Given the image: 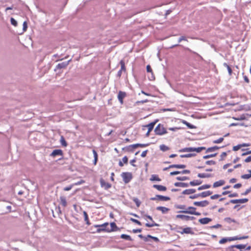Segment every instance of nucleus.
Returning <instances> with one entry per match:
<instances>
[{
	"label": "nucleus",
	"instance_id": "nucleus-46",
	"mask_svg": "<svg viewBox=\"0 0 251 251\" xmlns=\"http://www.w3.org/2000/svg\"><path fill=\"white\" fill-rule=\"evenodd\" d=\"M189 178L188 176H177L176 177V179L179 181H184L186 180L189 179Z\"/></svg>",
	"mask_w": 251,
	"mask_h": 251
},
{
	"label": "nucleus",
	"instance_id": "nucleus-19",
	"mask_svg": "<svg viewBox=\"0 0 251 251\" xmlns=\"http://www.w3.org/2000/svg\"><path fill=\"white\" fill-rule=\"evenodd\" d=\"M225 183V181L224 180H220L219 181L215 182L213 184V187L214 188L220 187L223 185Z\"/></svg>",
	"mask_w": 251,
	"mask_h": 251
},
{
	"label": "nucleus",
	"instance_id": "nucleus-21",
	"mask_svg": "<svg viewBox=\"0 0 251 251\" xmlns=\"http://www.w3.org/2000/svg\"><path fill=\"white\" fill-rule=\"evenodd\" d=\"M202 181L201 180H194L192 181H191L189 182L190 185L192 186H198L200 185L202 183Z\"/></svg>",
	"mask_w": 251,
	"mask_h": 251
},
{
	"label": "nucleus",
	"instance_id": "nucleus-28",
	"mask_svg": "<svg viewBox=\"0 0 251 251\" xmlns=\"http://www.w3.org/2000/svg\"><path fill=\"white\" fill-rule=\"evenodd\" d=\"M150 180L152 181H160L161 180L159 177L157 175H152L151 176Z\"/></svg>",
	"mask_w": 251,
	"mask_h": 251
},
{
	"label": "nucleus",
	"instance_id": "nucleus-37",
	"mask_svg": "<svg viewBox=\"0 0 251 251\" xmlns=\"http://www.w3.org/2000/svg\"><path fill=\"white\" fill-rule=\"evenodd\" d=\"M228 241L230 242L229 237H224L219 241V243L220 244H223Z\"/></svg>",
	"mask_w": 251,
	"mask_h": 251
},
{
	"label": "nucleus",
	"instance_id": "nucleus-30",
	"mask_svg": "<svg viewBox=\"0 0 251 251\" xmlns=\"http://www.w3.org/2000/svg\"><path fill=\"white\" fill-rule=\"evenodd\" d=\"M196 155V154L195 153H190L188 154H181L180 155V157L181 158H189L195 156Z\"/></svg>",
	"mask_w": 251,
	"mask_h": 251
},
{
	"label": "nucleus",
	"instance_id": "nucleus-51",
	"mask_svg": "<svg viewBox=\"0 0 251 251\" xmlns=\"http://www.w3.org/2000/svg\"><path fill=\"white\" fill-rule=\"evenodd\" d=\"M134 202L136 203V205L137 207H139L141 204V201L140 200L137 198H134L133 199Z\"/></svg>",
	"mask_w": 251,
	"mask_h": 251
},
{
	"label": "nucleus",
	"instance_id": "nucleus-60",
	"mask_svg": "<svg viewBox=\"0 0 251 251\" xmlns=\"http://www.w3.org/2000/svg\"><path fill=\"white\" fill-rule=\"evenodd\" d=\"M122 161H120L119 163V165L121 167H123L124 166V164L126 163V156L123 158Z\"/></svg>",
	"mask_w": 251,
	"mask_h": 251
},
{
	"label": "nucleus",
	"instance_id": "nucleus-26",
	"mask_svg": "<svg viewBox=\"0 0 251 251\" xmlns=\"http://www.w3.org/2000/svg\"><path fill=\"white\" fill-rule=\"evenodd\" d=\"M125 95H126L125 93L122 92L121 91H120L118 94V98L119 101H120V102L121 103H123V99L125 98Z\"/></svg>",
	"mask_w": 251,
	"mask_h": 251
},
{
	"label": "nucleus",
	"instance_id": "nucleus-18",
	"mask_svg": "<svg viewBox=\"0 0 251 251\" xmlns=\"http://www.w3.org/2000/svg\"><path fill=\"white\" fill-rule=\"evenodd\" d=\"M223 147H224V146L220 147L217 146H215L213 147H209L206 149V152L207 153V152L214 151H217V150H219V149L223 148Z\"/></svg>",
	"mask_w": 251,
	"mask_h": 251
},
{
	"label": "nucleus",
	"instance_id": "nucleus-29",
	"mask_svg": "<svg viewBox=\"0 0 251 251\" xmlns=\"http://www.w3.org/2000/svg\"><path fill=\"white\" fill-rule=\"evenodd\" d=\"M223 66L227 68V70L228 71V75L231 76L232 74V70L230 67L229 65L227 64L226 63H224Z\"/></svg>",
	"mask_w": 251,
	"mask_h": 251
},
{
	"label": "nucleus",
	"instance_id": "nucleus-11",
	"mask_svg": "<svg viewBox=\"0 0 251 251\" xmlns=\"http://www.w3.org/2000/svg\"><path fill=\"white\" fill-rule=\"evenodd\" d=\"M100 183L101 186L106 190L108 189L111 187V185L110 183L106 182L104 179L102 178L100 180Z\"/></svg>",
	"mask_w": 251,
	"mask_h": 251
},
{
	"label": "nucleus",
	"instance_id": "nucleus-57",
	"mask_svg": "<svg viewBox=\"0 0 251 251\" xmlns=\"http://www.w3.org/2000/svg\"><path fill=\"white\" fill-rule=\"evenodd\" d=\"M234 248H236V245H231L226 248L227 251H234Z\"/></svg>",
	"mask_w": 251,
	"mask_h": 251
},
{
	"label": "nucleus",
	"instance_id": "nucleus-14",
	"mask_svg": "<svg viewBox=\"0 0 251 251\" xmlns=\"http://www.w3.org/2000/svg\"><path fill=\"white\" fill-rule=\"evenodd\" d=\"M63 155V151L61 150L57 149L54 150L50 154V156L55 157L57 155L62 156Z\"/></svg>",
	"mask_w": 251,
	"mask_h": 251
},
{
	"label": "nucleus",
	"instance_id": "nucleus-52",
	"mask_svg": "<svg viewBox=\"0 0 251 251\" xmlns=\"http://www.w3.org/2000/svg\"><path fill=\"white\" fill-rule=\"evenodd\" d=\"M149 236H151V235L148 234L146 236H144L143 241L145 242H151V238H149Z\"/></svg>",
	"mask_w": 251,
	"mask_h": 251
},
{
	"label": "nucleus",
	"instance_id": "nucleus-20",
	"mask_svg": "<svg viewBox=\"0 0 251 251\" xmlns=\"http://www.w3.org/2000/svg\"><path fill=\"white\" fill-rule=\"evenodd\" d=\"M196 192V190L195 189H188L184 190L182 194L183 195H190L195 193Z\"/></svg>",
	"mask_w": 251,
	"mask_h": 251
},
{
	"label": "nucleus",
	"instance_id": "nucleus-44",
	"mask_svg": "<svg viewBox=\"0 0 251 251\" xmlns=\"http://www.w3.org/2000/svg\"><path fill=\"white\" fill-rule=\"evenodd\" d=\"M149 74L148 75V77L149 80L153 81L155 79V76L153 74V72L149 73Z\"/></svg>",
	"mask_w": 251,
	"mask_h": 251
},
{
	"label": "nucleus",
	"instance_id": "nucleus-42",
	"mask_svg": "<svg viewBox=\"0 0 251 251\" xmlns=\"http://www.w3.org/2000/svg\"><path fill=\"white\" fill-rule=\"evenodd\" d=\"M217 155V153L207 154V155H204L202 158L204 159H208L210 158L215 157Z\"/></svg>",
	"mask_w": 251,
	"mask_h": 251
},
{
	"label": "nucleus",
	"instance_id": "nucleus-62",
	"mask_svg": "<svg viewBox=\"0 0 251 251\" xmlns=\"http://www.w3.org/2000/svg\"><path fill=\"white\" fill-rule=\"evenodd\" d=\"M242 147H241V144H238L237 146H234L233 147V151H237L238 150H239Z\"/></svg>",
	"mask_w": 251,
	"mask_h": 251
},
{
	"label": "nucleus",
	"instance_id": "nucleus-54",
	"mask_svg": "<svg viewBox=\"0 0 251 251\" xmlns=\"http://www.w3.org/2000/svg\"><path fill=\"white\" fill-rule=\"evenodd\" d=\"M205 164L207 165H213L216 164V162L214 160H207L205 162Z\"/></svg>",
	"mask_w": 251,
	"mask_h": 251
},
{
	"label": "nucleus",
	"instance_id": "nucleus-22",
	"mask_svg": "<svg viewBox=\"0 0 251 251\" xmlns=\"http://www.w3.org/2000/svg\"><path fill=\"white\" fill-rule=\"evenodd\" d=\"M182 123L185 125H186L187 126V127L189 129H195L196 128V126H195L191 124V123L188 122L185 120H182Z\"/></svg>",
	"mask_w": 251,
	"mask_h": 251
},
{
	"label": "nucleus",
	"instance_id": "nucleus-36",
	"mask_svg": "<svg viewBox=\"0 0 251 251\" xmlns=\"http://www.w3.org/2000/svg\"><path fill=\"white\" fill-rule=\"evenodd\" d=\"M248 172L250 173L249 174H244L241 176V178L243 179H248L251 177V170H249Z\"/></svg>",
	"mask_w": 251,
	"mask_h": 251
},
{
	"label": "nucleus",
	"instance_id": "nucleus-13",
	"mask_svg": "<svg viewBox=\"0 0 251 251\" xmlns=\"http://www.w3.org/2000/svg\"><path fill=\"white\" fill-rule=\"evenodd\" d=\"M212 219L208 217H205L203 218L200 219L199 220V222L201 225H206L208 224L209 222L212 221Z\"/></svg>",
	"mask_w": 251,
	"mask_h": 251
},
{
	"label": "nucleus",
	"instance_id": "nucleus-50",
	"mask_svg": "<svg viewBox=\"0 0 251 251\" xmlns=\"http://www.w3.org/2000/svg\"><path fill=\"white\" fill-rule=\"evenodd\" d=\"M129 220L130 221H131L132 222L135 223V224H136L137 225H138V226H141L142 225V223L141 222H140L139 221H138V220H136L135 219H133L132 218H130L129 219Z\"/></svg>",
	"mask_w": 251,
	"mask_h": 251
},
{
	"label": "nucleus",
	"instance_id": "nucleus-45",
	"mask_svg": "<svg viewBox=\"0 0 251 251\" xmlns=\"http://www.w3.org/2000/svg\"><path fill=\"white\" fill-rule=\"evenodd\" d=\"M132 175L131 173L126 172V183H128L132 179Z\"/></svg>",
	"mask_w": 251,
	"mask_h": 251
},
{
	"label": "nucleus",
	"instance_id": "nucleus-48",
	"mask_svg": "<svg viewBox=\"0 0 251 251\" xmlns=\"http://www.w3.org/2000/svg\"><path fill=\"white\" fill-rule=\"evenodd\" d=\"M149 238H151V240L152 241H153L156 243H158L160 242V240L157 237L153 236L151 235V236H149Z\"/></svg>",
	"mask_w": 251,
	"mask_h": 251
},
{
	"label": "nucleus",
	"instance_id": "nucleus-3",
	"mask_svg": "<svg viewBox=\"0 0 251 251\" xmlns=\"http://www.w3.org/2000/svg\"><path fill=\"white\" fill-rule=\"evenodd\" d=\"M177 229H181V231H176L177 233H179L181 234H190L191 235H194L195 234L194 232L192 230V228L190 227H186L185 228H182L181 226H178L177 227Z\"/></svg>",
	"mask_w": 251,
	"mask_h": 251
},
{
	"label": "nucleus",
	"instance_id": "nucleus-24",
	"mask_svg": "<svg viewBox=\"0 0 251 251\" xmlns=\"http://www.w3.org/2000/svg\"><path fill=\"white\" fill-rule=\"evenodd\" d=\"M198 176L200 178H209L212 176V175L211 174H205V173H199Z\"/></svg>",
	"mask_w": 251,
	"mask_h": 251
},
{
	"label": "nucleus",
	"instance_id": "nucleus-49",
	"mask_svg": "<svg viewBox=\"0 0 251 251\" xmlns=\"http://www.w3.org/2000/svg\"><path fill=\"white\" fill-rule=\"evenodd\" d=\"M199 197H201V194L200 193H198V194H194L193 195H191L189 196V198L190 199H192V200H194V199H196Z\"/></svg>",
	"mask_w": 251,
	"mask_h": 251
},
{
	"label": "nucleus",
	"instance_id": "nucleus-12",
	"mask_svg": "<svg viewBox=\"0 0 251 251\" xmlns=\"http://www.w3.org/2000/svg\"><path fill=\"white\" fill-rule=\"evenodd\" d=\"M137 148H138L137 144L126 146V152H133Z\"/></svg>",
	"mask_w": 251,
	"mask_h": 251
},
{
	"label": "nucleus",
	"instance_id": "nucleus-35",
	"mask_svg": "<svg viewBox=\"0 0 251 251\" xmlns=\"http://www.w3.org/2000/svg\"><path fill=\"white\" fill-rule=\"evenodd\" d=\"M233 119L237 121H242V120H245L247 119L246 116L245 114H242L240 115V116H238L237 117L233 118Z\"/></svg>",
	"mask_w": 251,
	"mask_h": 251
},
{
	"label": "nucleus",
	"instance_id": "nucleus-34",
	"mask_svg": "<svg viewBox=\"0 0 251 251\" xmlns=\"http://www.w3.org/2000/svg\"><path fill=\"white\" fill-rule=\"evenodd\" d=\"M93 153L94 157V164L96 165L98 160V155L97 151L95 150H93Z\"/></svg>",
	"mask_w": 251,
	"mask_h": 251
},
{
	"label": "nucleus",
	"instance_id": "nucleus-7",
	"mask_svg": "<svg viewBox=\"0 0 251 251\" xmlns=\"http://www.w3.org/2000/svg\"><path fill=\"white\" fill-rule=\"evenodd\" d=\"M176 218L178 219H181L185 221L194 220L196 219V218L194 216H190L188 215L178 214L176 216Z\"/></svg>",
	"mask_w": 251,
	"mask_h": 251
},
{
	"label": "nucleus",
	"instance_id": "nucleus-1",
	"mask_svg": "<svg viewBox=\"0 0 251 251\" xmlns=\"http://www.w3.org/2000/svg\"><path fill=\"white\" fill-rule=\"evenodd\" d=\"M205 150H206V148L205 147H199L198 148L186 147L179 150V152H183L196 151L199 153Z\"/></svg>",
	"mask_w": 251,
	"mask_h": 251
},
{
	"label": "nucleus",
	"instance_id": "nucleus-6",
	"mask_svg": "<svg viewBox=\"0 0 251 251\" xmlns=\"http://www.w3.org/2000/svg\"><path fill=\"white\" fill-rule=\"evenodd\" d=\"M94 226L95 227H98V228L97 229L98 232H100L101 231L107 232V228L108 226V223H105L102 225H95Z\"/></svg>",
	"mask_w": 251,
	"mask_h": 251
},
{
	"label": "nucleus",
	"instance_id": "nucleus-40",
	"mask_svg": "<svg viewBox=\"0 0 251 251\" xmlns=\"http://www.w3.org/2000/svg\"><path fill=\"white\" fill-rule=\"evenodd\" d=\"M68 64V62H62L57 65V68L58 69H62L66 67Z\"/></svg>",
	"mask_w": 251,
	"mask_h": 251
},
{
	"label": "nucleus",
	"instance_id": "nucleus-5",
	"mask_svg": "<svg viewBox=\"0 0 251 251\" xmlns=\"http://www.w3.org/2000/svg\"><path fill=\"white\" fill-rule=\"evenodd\" d=\"M249 201V199L247 198H243L240 199H234L230 200L228 202L225 203V205H228L230 203L237 204V203H246Z\"/></svg>",
	"mask_w": 251,
	"mask_h": 251
},
{
	"label": "nucleus",
	"instance_id": "nucleus-41",
	"mask_svg": "<svg viewBox=\"0 0 251 251\" xmlns=\"http://www.w3.org/2000/svg\"><path fill=\"white\" fill-rule=\"evenodd\" d=\"M236 246V249L240 250V251H244L243 250L246 247V245L245 244H238Z\"/></svg>",
	"mask_w": 251,
	"mask_h": 251
},
{
	"label": "nucleus",
	"instance_id": "nucleus-47",
	"mask_svg": "<svg viewBox=\"0 0 251 251\" xmlns=\"http://www.w3.org/2000/svg\"><path fill=\"white\" fill-rule=\"evenodd\" d=\"M60 143L64 147H67V143L63 136H61L60 138Z\"/></svg>",
	"mask_w": 251,
	"mask_h": 251
},
{
	"label": "nucleus",
	"instance_id": "nucleus-15",
	"mask_svg": "<svg viewBox=\"0 0 251 251\" xmlns=\"http://www.w3.org/2000/svg\"><path fill=\"white\" fill-rule=\"evenodd\" d=\"M156 209L157 210L160 211L163 214H166L169 211H170V209L169 208L161 206H157L156 208Z\"/></svg>",
	"mask_w": 251,
	"mask_h": 251
},
{
	"label": "nucleus",
	"instance_id": "nucleus-10",
	"mask_svg": "<svg viewBox=\"0 0 251 251\" xmlns=\"http://www.w3.org/2000/svg\"><path fill=\"white\" fill-rule=\"evenodd\" d=\"M117 228V226L116 224L114 222L111 223L110 225L108 224V226L107 228V232H110L112 231H116Z\"/></svg>",
	"mask_w": 251,
	"mask_h": 251
},
{
	"label": "nucleus",
	"instance_id": "nucleus-38",
	"mask_svg": "<svg viewBox=\"0 0 251 251\" xmlns=\"http://www.w3.org/2000/svg\"><path fill=\"white\" fill-rule=\"evenodd\" d=\"M224 221L228 224H230L232 222L233 223L237 222L235 219H232L230 217H226V218H224Z\"/></svg>",
	"mask_w": 251,
	"mask_h": 251
},
{
	"label": "nucleus",
	"instance_id": "nucleus-33",
	"mask_svg": "<svg viewBox=\"0 0 251 251\" xmlns=\"http://www.w3.org/2000/svg\"><path fill=\"white\" fill-rule=\"evenodd\" d=\"M83 214L84 217V221L86 222V224L88 225H90V223L88 215L87 212L86 211H84L83 212Z\"/></svg>",
	"mask_w": 251,
	"mask_h": 251
},
{
	"label": "nucleus",
	"instance_id": "nucleus-53",
	"mask_svg": "<svg viewBox=\"0 0 251 251\" xmlns=\"http://www.w3.org/2000/svg\"><path fill=\"white\" fill-rule=\"evenodd\" d=\"M175 206L176 209H183V210L186 209V206L185 205L176 204Z\"/></svg>",
	"mask_w": 251,
	"mask_h": 251
},
{
	"label": "nucleus",
	"instance_id": "nucleus-61",
	"mask_svg": "<svg viewBox=\"0 0 251 251\" xmlns=\"http://www.w3.org/2000/svg\"><path fill=\"white\" fill-rule=\"evenodd\" d=\"M11 24L15 26H16L17 25V21L13 18H11L10 19Z\"/></svg>",
	"mask_w": 251,
	"mask_h": 251
},
{
	"label": "nucleus",
	"instance_id": "nucleus-56",
	"mask_svg": "<svg viewBox=\"0 0 251 251\" xmlns=\"http://www.w3.org/2000/svg\"><path fill=\"white\" fill-rule=\"evenodd\" d=\"M143 216L144 219L146 220V221H147V219H149L150 221H152L153 219L152 217L150 215H149L148 214H144Z\"/></svg>",
	"mask_w": 251,
	"mask_h": 251
},
{
	"label": "nucleus",
	"instance_id": "nucleus-16",
	"mask_svg": "<svg viewBox=\"0 0 251 251\" xmlns=\"http://www.w3.org/2000/svg\"><path fill=\"white\" fill-rule=\"evenodd\" d=\"M152 187L159 191H165L167 190V187L162 185L154 184Z\"/></svg>",
	"mask_w": 251,
	"mask_h": 251
},
{
	"label": "nucleus",
	"instance_id": "nucleus-17",
	"mask_svg": "<svg viewBox=\"0 0 251 251\" xmlns=\"http://www.w3.org/2000/svg\"><path fill=\"white\" fill-rule=\"evenodd\" d=\"M189 185V183L182 182H176L174 183V185L176 187H180L183 188L188 187Z\"/></svg>",
	"mask_w": 251,
	"mask_h": 251
},
{
	"label": "nucleus",
	"instance_id": "nucleus-64",
	"mask_svg": "<svg viewBox=\"0 0 251 251\" xmlns=\"http://www.w3.org/2000/svg\"><path fill=\"white\" fill-rule=\"evenodd\" d=\"M250 192H251V187L249 189H247L245 192L241 194L242 195L246 196Z\"/></svg>",
	"mask_w": 251,
	"mask_h": 251
},
{
	"label": "nucleus",
	"instance_id": "nucleus-27",
	"mask_svg": "<svg viewBox=\"0 0 251 251\" xmlns=\"http://www.w3.org/2000/svg\"><path fill=\"white\" fill-rule=\"evenodd\" d=\"M60 204L63 207H66L67 206V203L66 200V198L64 196H61L60 197Z\"/></svg>",
	"mask_w": 251,
	"mask_h": 251
},
{
	"label": "nucleus",
	"instance_id": "nucleus-9",
	"mask_svg": "<svg viewBox=\"0 0 251 251\" xmlns=\"http://www.w3.org/2000/svg\"><path fill=\"white\" fill-rule=\"evenodd\" d=\"M196 210V208L193 206H189L187 209L178 211V213L189 214L192 215V212Z\"/></svg>",
	"mask_w": 251,
	"mask_h": 251
},
{
	"label": "nucleus",
	"instance_id": "nucleus-32",
	"mask_svg": "<svg viewBox=\"0 0 251 251\" xmlns=\"http://www.w3.org/2000/svg\"><path fill=\"white\" fill-rule=\"evenodd\" d=\"M211 187V185L210 184H204V185H202L200 187H198V191H201L202 190H204V189H209Z\"/></svg>",
	"mask_w": 251,
	"mask_h": 251
},
{
	"label": "nucleus",
	"instance_id": "nucleus-31",
	"mask_svg": "<svg viewBox=\"0 0 251 251\" xmlns=\"http://www.w3.org/2000/svg\"><path fill=\"white\" fill-rule=\"evenodd\" d=\"M156 121H157L151 122V123H150V124H149L148 125H147L146 126L148 128V130L149 131H152V129L154 128V126H155V125L156 124Z\"/></svg>",
	"mask_w": 251,
	"mask_h": 251
},
{
	"label": "nucleus",
	"instance_id": "nucleus-39",
	"mask_svg": "<svg viewBox=\"0 0 251 251\" xmlns=\"http://www.w3.org/2000/svg\"><path fill=\"white\" fill-rule=\"evenodd\" d=\"M160 150L163 152L169 150V148L165 145L162 144L159 147Z\"/></svg>",
	"mask_w": 251,
	"mask_h": 251
},
{
	"label": "nucleus",
	"instance_id": "nucleus-2",
	"mask_svg": "<svg viewBox=\"0 0 251 251\" xmlns=\"http://www.w3.org/2000/svg\"><path fill=\"white\" fill-rule=\"evenodd\" d=\"M154 132L156 135H162L167 133L166 129L164 127L163 125L159 124L154 129Z\"/></svg>",
	"mask_w": 251,
	"mask_h": 251
},
{
	"label": "nucleus",
	"instance_id": "nucleus-59",
	"mask_svg": "<svg viewBox=\"0 0 251 251\" xmlns=\"http://www.w3.org/2000/svg\"><path fill=\"white\" fill-rule=\"evenodd\" d=\"M221 196V195L220 194H215L214 195H212L210 197V199L211 200H215L219 198H220Z\"/></svg>",
	"mask_w": 251,
	"mask_h": 251
},
{
	"label": "nucleus",
	"instance_id": "nucleus-4",
	"mask_svg": "<svg viewBox=\"0 0 251 251\" xmlns=\"http://www.w3.org/2000/svg\"><path fill=\"white\" fill-rule=\"evenodd\" d=\"M151 201H168L171 200L170 198L168 196H165L160 195H156L155 197H152L150 199Z\"/></svg>",
	"mask_w": 251,
	"mask_h": 251
},
{
	"label": "nucleus",
	"instance_id": "nucleus-55",
	"mask_svg": "<svg viewBox=\"0 0 251 251\" xmlns=\"http://www.w3.org/2000/svg\"><path fill=\"white\" fill-rule=\"evenodd\" d=\"M224 137H221L217 140H214L213 143L214 144H219L222 143L224 140Z\"/></svg>",
	"mask_w": 251,
	"mask_h": 251
},
{
	"label": "nucleus",
	"instance_id": "nucleus-25",
	"mask_svg": "<svg viewBox=\"0 0 251 251\" xmlns=\"http://www.w3.org/2000/svg\"><path fill=\"white\" fill-rule=\"evenodd\" d=\"M151 223H147L145 224V226L148 227H152L153 226H159V225L155 223L154 221L152 220V221H151Z\"/></svg>",
	"mask_w": 251,
	"mask_h": 251
},
{
	"label": "nucleus",
	"instance_id": "nucleus-63",
	"mask_svg": "<svg viewBox=\"0 0 251 251\" xmlns=\"http://www.w3.org/2000/svg\"><path fill=\"white\" fill-rule=\"evenodd\" d=\"M146 70H147V73H151V72H152V68L151 66L150 65H148L146 67Z\"/></svg>",
	"mask_w": 251,
	"mask_h": 251
},
{
	"label": "nucleus",
	"instance_id": "nucleus-43",
	"mask_svg": "<svg viewBox=\"0 0 251 251\" xmlns=\"http://www.w3.org/2000/svg\"><path fill=\"white\" fill-rule=\"evenodd\" d=\"M242 151H246V152H243L241 155L242 156H245L248 154H251V150H249V149H242Z\"/></svg>",
	"mask_w": 251,
	"mask_h": 251
},
{
	"label": "nucleus",
	"instance_id": "nucleus-8",
	"mask_svg": "<svg viewBox=\"0 0 251 251\" xmlns=\"http://www.w3.org/2000/svg\"><path fill=\"white\" fill-rule=\"evenodd\" d=\"M209 202L207 200H204V201H194L193 202V204L194 205L197 206L201 207L206 206L207 205L209 204Z\"/></svg>",
	"mask_w": 251,
	"mask_h": 251
},
{
	"label": "nucleus",
	"instance_id": "nucleus-58",
	"mask_svg": "<svg viewBox=\"0 0 251 251\" xmlns=\"http://www.w3.org/2000/svg\"><path fill=\"white\" fill-rule=\"evenodd\" d=\"M227 155V153L226 152H223L220 155V159H219V161H223L224 159V157H225Z\"/></svg>",
	"mask_w": 251,
	"mask_h": 251
},
{
	"label": "nucleus",
	"instance_id": "nucleus-23",
	"mask_svg": "<svg viewBox=\"0 0 251 251\" xmlns=\"http://www.w3.org/2000/svg\"><path fill=\"white\" fill-rule=\"evenodd\" d=\"M213 193L212 191H211L210 190L202 192L201 193H200L201 194V197L204 198H206L210 195H211Z\"/></svg>",
	"mask_w": 251,
	"mask_h": 251
}]
</instances>
